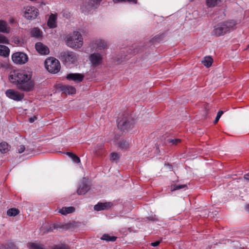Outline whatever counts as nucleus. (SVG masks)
I'll use <instances>...</instances> for the list:
<instances>
[{"label": "nucleus", "mask_w": 249, "mask_h": 249, "mask_svg": "<svg viewBox=\"0 0 249 249\" xmlns=\"http://www.w3.org/2000/svg\"><path fill=\"white\" fill-rule=\"evenodd\" d=\"M66 155H67L69 157L71 158L74 162L75 163H79L80 162V158L76 156L75 154L73 153L67 152L66 153Z\"/></svg>", "instance_id": "nucleus-30"}, {"label": "nucleus", "mask_w": 249, "mask_h": 249, "mask_svg": "<svg viewBox=\"0 0 249 249\" xmlns=\"http://www.w3.org/2000/svg\"><path fill=\"white\" fill-rule=\"evenodd\" d=\"M8 39L3 35L0 34V43L8 44Z\"/></svg>", "instance_id": "nucleus-35"}, {"label": "nucleus", "mask_w": 249, "mask_h": 249, "mask_svg": "<svg viewBox=\"0 0 249 249\" xmlns=\"http://www.w3.org/2000/svg\"><path fill=\"white\" fill-rule=\"evenodd\" d=\"M36 119H37V117L36 116H34L33 117H31V118H29V121L30 123H32Z\"/></svg>", "instance_id": "nucleus-40"}, {"label": "nucleus", "mask_w": 249, "mask_h": 249, "mask_svg": "<svg viewBox=\"0 0 249 249\" xmlns=\"http://www.w3.org/2000/svg\"><path fill=\"white\" fill-rule=\"evenodd\" d=\"M51 249H70V247L65 244H60L51 246Z\"/></svg>", "instance_id": "nucleus-31"}, {"label": "nucleus", "mask_w": 249, "mask_h": 249, "mask_svg": "<svg viewBox=\"0 0 249 249\" xmlns=\"http://www.w3.org/2000/svg\"><path fill=\"white\" fill-rule=\"evenodd\" d=\"M95 44L96 45V49L97 51H102L107 48V43L104 40H97Z\"/></svg>", "instance_id": "nucleus-20"}, {"label": "nucleus", "mask_w": 249, "mask_h": 249, "mask_svg": "<svg viewBox=\"0 0 249 249\" xmlns=\"http://www.w3.org/2000/svg\"><path fill=\"white\" fill-rule=\"evenodd\" d=\"M84 76L78 73H71L67 74L66 78L69 80H72L76 82H82L84 79Z\"/></svg>", "instance_id": "nucleus-15"}, {"label": "nucleus", "mask_w": 249, "mask_h": 249, "mask_svg": "<svg viewBox=\"0 0 249 249\" xmlns=\"http://www.w3.org/2000/svg\"><path fill=\"white\" fill-rule=\"evenodd\" d=\"M134 120L130 118H120L118 121V128L123 131L132 128Z\"/></svg>", "instance_id": "nucleus-6"}, {"label": "nucleus", "mask_w": 249, "mask_h": 249, "mask_svg": "<svg viewBox=\"0 0 249 249\" xmlns=\"http://www.w3.org/2000/svg\"><path fill=\"white\" fill-rule=\"evenodd\" d=\"M127 1L128 2H132L134 3H136L137 0H127Z\"/></svg>", "instance_id": "nucleus-44"}, {"label": "nucleus", "mask_w": 249, "mask_h": 249, "mask_svg": "<svg viewBox=\"0 0 249 249\" xmlns=\"http://www.w3.org/2000/svg\"><path fill=\"white\" fill-rule=\"evenodd\" d=\"M247 49L249 50V44L248 45V46L247 47Z\"/></svg>", "instance_id": "nucleus-48"}, {"label": "nucleus", "mask_w": 249, "mask_h": 249, "mask_svg": "<svg viewBox=\"0 0 249 249\" xmlns=\"http://www.w3.org/2000/svg\"><path fill=\"white\" fill-rule=\"evenodd\" d=\"M23 16L28 20H33L36 18L39 14L38 10L34 7L28 6L25 7Z\"/></svg>", "instance_id": "nucleus-7"}, {"label": "nucleus", "mask_w": 249, "mask_h": 249, "mask_svg": "<svg viewBox=\"0 0 249 249\" xmlns=\"http://www.w3.org/2000/svg\"><path fill=\"white\" fill-rule=\"evenodd\" d=\"M35 48L37 52L42 55L48 54L50 52L48 47L40 42L36 44Z\"/></svg>", "instance_id": "nucleus-12"}, {"label": "nucleus", "mask_w": 249, "mask_h": 249, "mask_svg": "<svg viewBox=\"0 0 249 249\" xmlns=\"http://www.w3.org/2000/svg\"><path fill=\"white\" fill-rule=\"evenodd\" d=\"M19 210L17 208H11L7 210V214L9 216H15L19 213Z\"/></svg>", "instance_id": "nucleus-26"}, {"label": "nucleus", "mask_w": 249, "mask_h": 249, "mask_svg": "<svg viewBox=\"0 0 249 249\" xmlns=\"http://www.w3.org/2000/svg\"><path fill=\"white\" fill-rule=\"evenodd\" d=\"M138 51H137V49H134V51H133V53H137Z\"/></svg>", "instance_id": "nucleus-47"}, {"label": "nucleus", "mask_w": 249, "mask_h": 249, "mask_svg": "<svg viewBox=\"0 0 249 249\" xmlns=\"http://www.w3.org/2000/svg\"><path fill=\"white\" fill-rule=\"evenodd\" d=\"M90 4L89 5V7L88 8V9H89L90 8H96L97 6L100 4V2L102 1V0H90Z\"/></svg>", "instance_id": "nucleus-32"}, {"label": "nucleus", "mask_w": 249, "mask_h": 249, "mask_svg": "<svg viewBox=\"0 0 249 249\" xmlns=\"http://www.w3.org/2000/svg\"><path fill=\"white\" fill-rule=\"evenodd\" d=\"M66 42L68 46L73 48H80L83 44V37L81 34L74 31L72 35H68L66 37Z\"/></svg>", "instance_id": "nucleus-2"}, {"label": "nucleus", "mask_w": 249, "mask_h": 249, "mask_svg": "<svg viewBox=\"0 0 249 249\" xmlns=\"http://www.w3.org/2000/svg\"><path fill=\"white\" fill-rule=\"evenodd\" d=\"M170 142H171L174 145H177L178 143L181 142V140L179 139H173L169 141Z\"/></svg>", "instance_id": "nucleus-37"}, {"label": "nucleus", "mask_w": 249, "mask_h": 249, "mask_svg": "<svg viewBox=\"0 0 249 249\" xmlns=\"http://www.w3.org/2000/svg\"><path fill=\"white\" fill-rule=\"evenodd\" d=\"M244 178L245 179L249 181V173L248 174H245L244 176Z\"/></svg>", "instance_id": "nucleus-43"}, {"label": "nucleus", "mask_w": 249, "mask_h": 249, "mask_svg": "<svg viewBox=\"0 0 249 249\" xmlns=\"http://www.w3.org/2000/svg\"><path fill=\"white\" fill-rule=\"evenodd\" d=\"M6 95L9 98L15 101H19L23 99L24 95L23 93H19L13 89H7L5 92Z\"/></svg>", "instance_id": "nucleus-10"}, {"label": "nucleus", "mask_w": 249, "mask_h": 249, "mask_svg": "<svg viewBox=\"0 0 249 249\" xmlns=\"http://www.w3.org/2000/svg\"><path fill=\"white\" fill-rule=\"evenodd\" d=\"M113 1L115 2H118V1H125V0H113Z\"/></svg>", "instance_id": "nucleus-45"}, {"label": "nucleus", "mask_w": 249, "mask_h": 249, "mask_svg": "<svg viewBox=\"0 0 249 249\" xmlns=\"http://www.w3.org/2000/svg\"><path fill=\"white\" fill-rule=\"evenodd\" d=\"M32 77V72L17 70L10 75L9 79L11 83L16 85L18 89L30 91L33 90L35 85Z\"/></svg>", "instance_id": "nucleus-1"}, {"label": "nucleus", "mask_w": 249, "mask_h": 249, "mask_svg": "<svg viewBox=\"0 0 249 249\" xmlns=\"http://www.w3.org/2000/svg\"><path fill=\"white\" fill-rule=\"evenodd\" d=\"M223 113L224 112L222 110H220L218 112L216 117L213 121V123L214 124H216L218 122L220 118L221 117V115L223 114Z\"/></svg>", "instance_id": "nucleus-36"}, {"label": "nucleus", "mask_w": 249, "mask_h": 249, "mask_svg": "<svg viewBox=\"0 0 249 249\" xmlns=\"http://www.w3.org/2000/svg\"><path fill=\"white\" fill-rule=\"evenodd\" d=\"M246 209L247 211H249V204L246 206Z\"/></svg>", "instance_id": "nucleus-46"}, {"label": "nucleus", "mask_w": 249, "mask_h": 249, "mask_svg": "<svg viewBox=\"0 0 249 249\" xmlns=\"http://www.w3.org/2000/svg\"><path fill=\"white\" fill-rule=\"evenodd\" d=\"M9 29L7 27V23L3 20H0V32L9 33Z\"/></svg>", "instance_id": "nucleus-24"}, {"label": "nucleus", "mask_w": 249, "mask_h": 249, "mask_svg": "<svg viewBox=\"0 0 249 249\" xmlns=\"http://www.w3.org/2000/svg\"><path fill=\"white\" fill-rule=\"evenodd\" d=\"M160 241H156L154 242H153L151 243V245L153 247H157L159 246V245L160 244Z\"/></svg>", "instance_id": "nucleus-41"}, {"label": "nucleus", "mask_w": 249, "mask_h": 249, "mask_svg": "<svg viewBox=\"0 0 249 249\" xmlns=\"http://www.w3.org/2000/svg\"><path fill=\"white\" fill-rule=\"evenodd\" d=\"M61 90L65 94H73L76 93L75 88L69 86H61L60 87Z\"/></svg>", "instance_id": "nucleus-16"}, {"label": "nucleus", "mask_w": 249, "mask_h": 249, "mask_svg": "<svg viewBox=\"0 0 249 249\" xmlns=\"http://www.w3.org/2000/svg\"><path fill=\"white\" fill-rule=\"evenodd\" d=\"M89 60L92 66L95 67L102 63V57L99 53H93L90 55Z\"/></svg>", "instance_id": "nucleus-11"}, {"label": "nucleus", "mask_w": 249, "mask_h": 249, "mask_svg": "<svg viewBox=\"0 0 249 249\" xmlns=\"http://www.w3.org/2000/svg\"><path fill=\"white\" fill-rule=\"evenodd\" d=\"M42 32L37 28H33L31 31L32 36L39 37L41 36Z\"/></svg>", "instance_id": "nucleus-29"}, {"label": "nucleus", "mask_w": 249, "mask_h": 249, "mask_svg": "<svg viewBox=\"0 0 249 249\" xmlns=\"http://www.w3.org/2000/svg\"><path fill=\"white\" fill-rule=\"evenodd\" d=\"M223 0H206V4L209 7H214L220 4Z\"/></svg>", "instance_id": "nucleus-23"}, {"label": "nucleus", "mask_w": 249, "mask_h": 249, "mask_svg": "<svg viewBox=\"0 0 249 249\" xmlns=\"http://www.w3.org/2000/svg\"><path fill=\"white\" fill-rule=\"evenodd\" d=\"M27 247L28 249H48L43 244L37 241L28 242Z\"/></svg>", "instance_id": "nucleus-13"}, {"label": "nucleus", "mask_w": 249, "mask_h": 249, "mask_svg": "<svg viewBox=\"0 0 249 249\" xmlns=\"http://www.w3.org/2000/svg\"><path fill=\"white\" fill-rule=\"evenodd\" d=\"M10 146L6 142H2L0 143V151L2 153H6L9 150Z\"/></svg>", "instance_id": "nucleus-25"}, {"label": "nucleus", "mask_w": 249, "mask_h": 249, "mask_svg": "<svg viewBox=\"0 0 249 249\" xmlns=\"http://www.w3.org/2000/svg\"><path fill=\"white\" fill-rule=\"evenodd\" d=\"M25 146L23 145H21L19 146V148L18 149V153H22L24 150H25Z\"/></svg>", "instance_id": "nucleus-39"}, {"label": "nucleus", "mask_w": 249, "mask_h": 249, "mask_svg": "<svg viewBox=\"0 0 249 249\" xmlns=\"http://www.w3.org/2000/svg\"><path fill=\"white\" fill-rule=\"evenodd\" d=\"M102 240L106 241L107 242H114L117 239V237L114 236H110L108 234H104L101 237Z\"/></svg>", "instance_id": "nucleus-22"}, {"label": "nucleus", "mask_w": 249, "mask_h": 249, "mask_svg": "<svg viewBox=\"0 0 249 249\" xmlns=\"http://www.w3.org/2000/svg\"><path fill=\"white\" fill-rule=\"evenodd\" d=\"M13 61L17 64H23L28 60V56L24 53L17 52L12 55Z\"/></svg>", "instance_id": "nucleus-9"}, {"label": "nucleus", "mask_w": 249, "mask_h": 249, "mask_svg": "<svg viewBox=\"0 0 249 249\" xmlns=\"http://www.w3.org/2000/svg\"><path fill=\"white\" fill-rule=\"evenodd\" d=\"M9 49L6 46L0 45V55L6 57L9 55Z\"/></svg>", "instance_id": "nucleus-21"}, {"label": "nucleus", "mask_w": 249, "mask_h": 249, "mask_svg": "<svg viewBox=\"0 0 249 249\" xmlns=\"http://www.w3.org/2000/svg\"><path fill=\"white\" fill-rule=\"evenodd\" d=\"M90 189L89 186L85 181L81 182L77 188V193L78 195H85Z\"/></svg>", "instance_id": "nucleus-14"}, {"label": "nucleus", "mask_w": 249, "mask_h": 249, "mask_svg": "<svg viewBox=\"0 0 249 249\" xmlns=\"http://www.w3.org/2000/svg\"><path fill=\"white\" fill-rule=\"evenodd\" d=\"M213 62V59L210 56L205 57L204 60L202 61L203 64L207 67H210Z\"/></svg>", "instance_id": "nucleus-28"}, {"label": "nucleus", "mask_w": 249, "mask_h": 249, "mask_svg": "<svg viewBox=\"0 0 249 249\" xmlns=\"http://www.w3.org/2000/svg\"><path fill=\"white\" fill-rule=\"evenodd\" d=\"M163 35H161L160 36H155V37H154V38H153V39L155 41H160V36H162Z\"/></svg>", "instance_id": "nucleus-42"}, {"label": "nucleus", "mask_w": 249, "mask_h": 249, "mask_svg": "<svg viewBox=\"0 0 249 249\" xmlns=\"http://www.w3.org/2000/svg\"><path fill=\"white\" fill-rule=\"evenodd\" d=\"M187 186L186 185H179V184H175L173 186H171V189L172 191H176L177 190L187 188Z\"/></svg>", "instance_id": "nucleus-33"}, {"label": "nucleus", "mask_w": 249, "mask_h": 249, "mask_svg": "<svg viewBox=\"0 0 249 249\" xmlns=\"http://www.w3.org/2000/svg\"><path fill=\"white\" fill-rule=\"evenodd\" d=\"M45 66L47 71L52 73H56L60 70L59 61L53 57L46 59L45 61Z\"/></svg>", "instance_id": "nucleus-5"}, {"label": "nucleus", "mask_w": 249, "mask_h": 249, "mask_svg": "<svg viewBox=\"0 0 249 249\" xmlns=\"http://www.w3.org/2000/svg\"><path fill=\"white\" fill-rule=\"evenodd\" d=\"M97 147L99 148L98 150H97V149H95L94 150V153L95 154H96V155L97 156H99L102 153H101V152H100L99 151V150H102V148H103V146L102 145H100V146H98Z\"/></svg>", "instance_id": "nucleus-38"}, {"label": "nucleus", "mask_w": 249, "mask_h": 249, "mask_svg": "<svg viewBox=\"0 0 249 249\" xmlns=\"http://www.w3.org/2000/svg\"><path fill=\"white\" fill-rule=\"evenodd\" d=\"M75 208L72 206L70 207H64L59 210V213L63 215H66L67 214L72 213L75 211Z\"/></svg>", "instance_id": "nucleus-18"}, {"label": "nucleus", "mask_w": 249, "mask_h": 249, "mask_svg": "<svg viewBox=\"0 0 249 249\" xmlns=\"http://www.w3.org/2000/svg\"><path fill=\"white\" fill-rule=\"evenodd\" d=\"M61 59L66 64H74L77 60L76 54L72 52H65L61 53Z\"/></svg>", "instance_id": "nucleus-8"}, {"label": "nucleus", "mask_w": 249, "mask_h": 249, "mask_svg": "<svg viewBox=\"0 0 249 249\" xmlns=\"http://www.w3.org/2000/svg\"><path fill=\"white\" fill-rule=\"evenodd\" d=\"M77 226V222L72 221L68 223H57L52 224L47 230L46 232H49L53 231L54 230H62V231H67L71 230Z\"/></svg>", "instance_id": "nucleus-4"}, {"label": "nucleus", "mask_w": 249, "mask_h": 249, "mask_svg": "<svg viewBox=\"0 0 249 249\" xmlns=\"http://www.w3.org/2000/svg\"><path fill=\"white\" fill-rule=\"evenodd\" d=\"M110 207V203H101L99 202L98 204L95 205L94 207V209L96 211H100L107 209Z\"/></svg>", "instance_id": "nucleus-17"}, {"label": "nucleus", "mask_w": 249, "mask_h": 249, "mask_svg": "<svg viewBox=\"0 0 249 249\" xmlns=\"http://www.w3.org/2000/svg\"><path fill=\"white\" fill-rule=\"evenodd\" d=\"M56 18L53 14H51L48 20L47 25L50 28H54L56 27Z\"/></svg>", "instance_id": "nucleus-19"}, {"label": "nucleus", "mask_w": 249, "mask_h": 249, "mask_svg": "<svg viewBox=\"0 0 249 249\" xmlns=\"http://www.w3.org/2000/svg\"><path fill=\"white\" fill-rule=\"evenodd\" d=\"M110 160L111 161H115L119 159V155L115 152L111 153L110 155Z\"/></svg>", "instance_id": "nucleus-34"}, {"label": "nucleus", "mask_w": 249, "mask_h": 249, "mask_svg": "<svg viewBox=\"0 0 249 249\" xmlns=\"http://www.w3.org/2000/svg\"><path fill=\"white\" fill-rule=\"evenodd\" d=\"M231 30L230 23L227 21L221 22L215 24L211 32V35L216 37L222 36Z\"/></svg>", "instance_id": "nucleus-3"}, {"label": "nucleus", "mask_w": 249, "mask_h": 249, "mask_svg": "<svg viewBox=\"0 0 249 249\" xmlns=\"http://www.w3.org/2000/svg\"><path fill=\"white\" fill-rule=\"evenodd\" d=\"M119 148L122 150H126L129 146V143L125 140H121L118 143Z\"/></svg>", "instance_id": "nucleus-27"}]
</instances>
